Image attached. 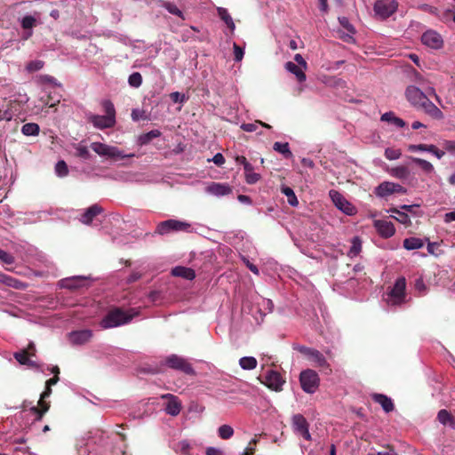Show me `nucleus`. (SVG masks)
Masks as SVG:
<instances>
[{
  "mask_svg": "<svg viewBox=\"0 0 455 455\" xmlns=\"http://www.w3.org/2000/svg\"><path fill=\"white\" fill-rule=\"evenodd\" d=\"M405 97L416 109L423 111L434 119H443V112L418 87L409 85L405 90Z\"/></svg>",
  "mask_w": 455,
  "mask_h": 455,
  "instance_id": "1",
  "label": "nucleus"
},
{
  "mask_svg": "<svg viewBox=\"0 0 455 455\" xmlns=\"http://www.w3.org/2000/svg\"><path fill=\"white\" fill-rule=\"evenodd\" d=\"M106 115H95V114H88L87 120L91 123L96 129L104 130L108 128H112L116 125V109L114 104L108 100H105L101 103Z\"/></svg>",
  "mask_w": 455,
  "mask_h": 455,
  "instance_id": "2",
  "label": "nucleus"
},
{
  "mask_svg": "<svg viewBox=\"0 0 455 455\" xmlns=\"http://www.w3.org/2000/svg\"><path fill=\"white\" fill-rule=\"evenodd\" d=\"M91 148L100 156L114 161L136 156L134 153L125 154L117 147L110 146L101 142H92L91 144Z\"/></svg>",
  "mask_w": 455,
  "mask_h": 455,
  "instance_id": "3",
  "label": "nucleus"
},
{
  "mask_svg": "<svg viewBox=\"0 0 455 455\" xmlns=\"http://www.w3.org/2000/svg\"><path fill=\"white\" fill-rule=\"evenodd\" d=\"M134 315L129 314L119 308L110 311L100 322V326L104 329L117 327L129 323Z\"/></svg>",
  "mask_w": 455,
  "mask_h": 455,
  "instance_id": "4",
  "label": "nucleus"
},
{
  "mask_svg": "<svg viewBox=\"0 0 455 455\" xmlns=\"http://www.w3.org/2000/svg\"><path fill=\"white\" fill-rule=\"evenodd\" d=\"M191 225L186 221L178 220H167L160 222L156 228L155 233L160 235H166L175 232H190Z\"/></svg>",
  "mask_w": 455,
  "mask_h": 455,
  "instance_id": "5",
  "label": "nucleus"
},
{
  "mask_svg": "<svg viewBox=\"0 0 455 455\" xmlns=\"http://www.w3.org/2000/svg\"><path fill=\"white\" fill-rule=\"evenodd\" d=\"M299 382L304 392L314 394L319 387L320 378L315 371L307 369L300 372Z\"/></svg>",
  "mask_w": 455,
  "mask_h": 455,
  "instance_id": "6",
  "label": "nucleus"
},
{
  "mask_svg": "<svg viewBox=\"0 0 455 455\" xmlns=\"http://www.w3.org/2000/svg\"><path fill=\"white\" fill-rule=\"evenodd\" d=\"M0 91H4L11 101L27 103L28 100V95L22 93L12 81L6 78H0Z\"/></svg>",
  "mask_w": 455,
  "mask_h": 455,
  "instance_id": "7",
  "label": "nucleus"
},
{
  "mask_svg": "<svg viewBox=\"0 0 455 455\" xmlns=\"http://www.w3.org/2000/svg\"><path fill=\"white\" fill-rule=\"evenodd\" d=\"M405 287L406 281L405 278L401 277L398 278L392 290L387 293V297L386 299L387 304L396 306L400 305L404 301L405 298Z\"/></svg>",
  "mask_w": 455,
  "mask_h": 455,
  "instance_id": "8",
  "label": "nucleus"
},
{
  "mask_svg": "<svg viewBox=\"0 0 455 455\" xmlns=\"http://www.w3.org/2000/svg\"><path fill=\"white\" fill-rule=\"evenodd\" d=\"M165 365L169 368L180 371L188 375H194L195 370L192 365L183 357L177 355H171L164 360Z\"/></svg>",
  "mask_w": 455,
  "mask_h": 455,
  "instance_id": "9",
  "label": "nucleus"
},
{
  "mask_svg": "<svg viewBox=\"0 0 455 455\" xmlns=\"http://www.w3.org/2000/svg\"><path fill=\"white\" fill-rule=\"evenodd\" d=\"M396 0H377L374 4V12L380 19L390 17L397 10Z\"/></svg>",
  "mask_w": 455,
  "mask_h": 455,
  "instance_id": "10",
  "label": "nucleus"
},
{
  "mask_svg": "<svg viewBox=\"0 0 455 455\" xmlns=\"http://www.w3.org/2000/svg\"><path fill=\"white\" fill-rule=\"evenodd\" d=\"M405 194L406 189L401 186L400 184L390 182V181H384L381 182L378 187L375 188V195L379 197L384 198L387 197L392 194Z\"/></svg>",
  "mask_w": 455,
  "mask_h": 455,
  "instance_id": "11",
  "label": "nucleus"
},
{
  "mask_svg": "<svg viewBox=\"0 0 455 455\" xmlns=\"http://www.w3.org/2000/svg\"><path fill=\"white\" fill-rule=\"evenodd\" d=\"M329 196L335 206L347 215L355 212V207L339 191L330 190Z\"/></svg>",
  "mask_w": 455,
  "mask_h": 455,
  "instance_id": "12",
  "label": "nucleus"
},
{
  "mask_svg": "<svg viewBox=\"0 0 455 455\" xmlns=\"http://www.w3.org/2000/svg\"><path fill=\"white\" fill-rule=\"evenodd\" d=\"M421 42L424 45L434 50H439L443 46L442 36L435 30H427L421 36Z\"/></svg>",
  "mask_w": 455,
  "mask_h": 455,
  "instance_id": "13",
  "label": "nucleus"
},
{
  "mask_svg": "<svg viewBox=\"0 0 455 455\" xmlns=\"http://www.w3.org/2000/svg\"><path fill=\"white\" fill-rule=\"evenodd\" d=\"M292 427L294 432L301 435L307 441L311 440V435L308 430V423L306 418L301 414H295L292 416Z\"/></svg>",
  "mask_w": 455,
  "mask_h": 455,
  "instance_id": "14",
  "label": "nucleus"
},
{
  "mask_svg": "<svg viewBox=\"0 0 455 455\" xmlns=\"http://www.w3.org/2000/svg\"><path fill=\"white\" fill-rule=\"evenodd\" d=\"M162 399L166 400V404L164 407V411L171 416H177L180 414L182 405L181 401L178 396L167 393L161 395Z\"/></svg>",
  "mask_w": 455,
  "mask_h": 455,
  "instance_id": "15",
  "label": "nucleus"
},
{
  "mask_svg": "<svg viewBox=\"0 0 455 455\" xmlns=\"http://www.w3.org/2000/svg\"><path fill=\"white\" fill-rule=\"evenodd\" d=\"M378 234L383 238H389L395 233V228L391 221L385 220H376L373 222Z\"/></svg>",
  "mask_w": 455,
  "mask_h": 455,
  "instance_id": "16",
  "label": "nucleus"
},
{
  "mask_svg": "<svg viewBox=\"0 0 455 455\" xmlns=\"http://www.w3.org/2000/svg\"><path fill=\"white\" fill-rule=\"evenodd\" d=\"M263 381L269 388L275 391H280L284 383L280 373L275 371H268L265 375Z\"/></svg>",
  "mask_w": 455,
  "mask_h": 455,
  "instance_id": "17",
  "label": "nucleus"
},
{
  "mask_svg": "<svg viewBox=\"0 0 455 455\" xmlns=\"http://www.w3.org/2000/svg\"><path fill=\"white\" fill-rule=\"evenodd\" d=\"M86 280H87V277L84 275H76V276L61 279L59 282V285L61 288H67V289H70V290L78 289L84 285V283L86 282Z\"/></svg>",
  "mask_w": 455,
  "mask_h": 455,
  "instance_id": "18",
  "label": "nucleus"
},
{
  "mask_svg": "<svg viewBox=\"0 0 455 455\" xmlns=\"http://www.w3.org/2000/svg\"><path fill=\"white\" fill-rule=\"evenodd\" d=\"M307 359L312 363L314 366L322 368L323 370H328L329 372H331L330 363L319 350L314 349Z\"/></svg>",
  "mask_w": 455,
  "mask_h": 455,
  "instance_id": "19",
  "label": "nucleus"
},
{
  "mask_svg": "<svg viewBox=\"0 0 455 455\" xmlns=\"http://www.w3.org/2000/svg\"><path fill=\"white\" fill-rule=\"evenodd\" d=\"M21 28L25 30L21 36L23 40H28L33 35L32 28L36 25V17L25 15L20 20Z\"/></svg>",
  "mask_w": 455,
  "mask_h": 455,
  "instance_id": "20",
  "label": "nucleus"
},
{
  "mask_svg": "<svg viewBox=\"0 0 455 455\" xmlns=\"http://www.w3.org/2000/svg\"><path fill=\"white\" fill-rule=\"evenodd\" d=\"M92 336L90 330H80L69 333V340L74 345H83L88 342Z\"/></svg>",
  "mask_w": 455,
  "mask_h": 455,
  "instance_id": "21",
  "label": "nucleus"
},
{
  "mask_svg": "<svg viewBox=\"0 0 455 455\" xmlns=\"http://www.w3.org/2000/svg\"><path fill=\"white\" fill-rule=\"evenodd\" d=\"M206 192L215 196H223L230 194L232 189L228 184L212 182L206 188Z\"/></svg>",
  "mask_w": 455,
  "mask_h": 455,
  "instance_id": "22",
  "label": "nucleus"
},
{
  "mask_svg": "<svg viewBox=\"0 0 455 455\" xmlns=\"http://www.w3.org/2000/svg\"><path fill=\"white\" fill-rule=\"evenodd\" d=\"M0 283L6 286H9V287H12V288H14L17 290H25L28 287L27 283L12 277V276H10L8 275L1 273V272H0Z\"/></svg>",
  "mask_w": 455,
  "mask_h": 455,
  "instance_id": "23",
  "label": "nucleus"
},
{
  "mask_svg": "<svg viewBox=\"0 0 455 455\" xmlns=\"http://www.w3.org/2000/svg\"><path fill=\"white\" fill-rule=\"evenodd\" d=\"M285 69L288 72L293 74L299 82L301 83L306 80V75H305L306 69L302 68L301 66L297 65L296 63H294L292 61H288L285 63Z\"/></svg>",
  "mask_w": 455,
  "mask_h": 455,
  "instance_id": "24",
  "label": "nucleus"
},
{
  "mask_svg": "<svg viewBox=\"0 0 455 455\" xmlns=\"http://www.w3.org/2000/svg\"><path fill=\"white\" fill-rule=\"evenodd\" d=\"M102 212V208L98 204H93L86 209L85 212L82 215L80 220L84 224L92 222L94 217Z\"/></svg>",
  "mask_w": 455,
  "mask_h": 455,
  "instance_id": "25",
  "label": "nucleus"
},
{
  "mask_svg": "<svg viewBox=\"0 0 455 455\" xmlns=\"http://www.w3.org/2000/svg\"><path fill=\"white\" fill-rule=\"evenodd\" d=\"M372 398L376 403L381 405L382 409L386 412H390L394 410V403L391 398L387 397V395L382 394H374Z\"/></svg>",
  "mask_w": 455,
  "mask_h": 455,
  "instance_id": "26",
  "label": "nucleus"
},
{
  "mask_svg": "<svg viewBox=\"0 0 455 455\" xmlns=\"http://www.w3.org/2000/svg\"><path fill=\"white\" fill-rule=\"evenodd\" d=\"M172 274L174 276L183 277L187 280H193L196 277L195 271L192 268L180 266L175 267L172 270Z\"/></svg>",
  "mask_w": 455,
  "mask_h": 455,
  "instance_id": "27",
  "label": "nucleus"
},
{
  "mask_svg": "<svg viewBox=\"0 0 455 455\" xmlns=\"http://www.w3.org/2000/svg\"><path fill=\"white\" fill-rule=\"evenodd\" d=\"M380 120L382 122L389 123L398 128H403L405 126V122L400 117H397L392 111L384 113L381 116Z\"/></svg>",
  "mask_w": 455,
  "mask_h": 455,
  "instance_id": "28",
  "label": "nucleus"
},
{
  "mask_svg": "<svg viewBox=\"0 0 455 455\" xmlns=\"http://www.w3.org/2000/svg\"><path fill=\"white\" fill-rule=\"evenodd\" d=\"M437 419L441 424L455 428V418L447 410L439 411Z\"/></svg>",
  "mask_w": 455,
  "mask_h": 455,
  "instance_id": "29",
  "label": "nucleus"
},
{
  "mask_svg": "<svg viewBox=\"0 0 455 455\" xmlns=\"http://www.w3.org/2000/svg\"><path fill=\"white\" fill-rule=\"evenodd\" d=\"M217 12H218L220 18L225 22L227 27L231 30V33H234V31L235 29V22H234L232 17L228 13V10L223 7H219L217 9Z\"/></svg>",
  "mask_w": 455,
  "mask_h": 455,
  "instance_id": "30",
  "label": "nucleus"
},
{
  "mask_svg": "<svg viewBox=\"0 0 455 455\" xmlns=\"http://www.w3.org/2000/svg\"><path fill=\"white\" fill-rule=\"evenodd\" d=\"M15 359L23 365H28L29 367H36V363L33 360L29 358L28 352L26 350H21L19 352H16L14 354Z\"/></svg>",
  "mask_w": 455,
  "mask_h": 455,
  "instance_id": "31",
  "label": "nucleus"
},
{
  "mask_svg": "<svg viewBox=\"0 0 455 455\" xmlns=\"http://www.w3.org/2000/svg\"><path fill=\"white\" fill-rule=\"evenodd\" d=\"M273 149L284 156L286 159L292 157V153L290 149L288 142H275Z\"/></svg>",
  "mask_w": 455,
  "mask_h": 455,
  "instance_id": "32",
  "label": "nucleus"
},
{
  "mask_svg": "<svg viewBox=\"0 0 455 455\" xmlns=\"http://www.w3.org/2000/svg\"><path fill=\"white\" fill-rule=\"evenodd\" d=\"M160 135H161V132L159 130H152L148 132L140 135L138 138V143L140 146L147 145L153 139L160 137Z\"/></svg>",
  "mask_w": 455,
  "mask_h": 455,
  "instance_id": "33",
  "label": "nucleus"
},
{
  "mask_svg": "<svg viewBox=\"0 0 455 455\" xmlns=\"http://www.w3.org/2000/svg\"><path fill=\"white\" fill-rule=\"evenodd\" d=\"M423 246V241L417 237H409L403 240V247L408 251L420 249Z\"/></svg>",
  "mask_w": 455,
  "mask_h": 455,
  "instance_id": "34",
  "label": "nucleus"
},
{
  "mask_svg": "<svg viewBox=\"0 0 455 455\" xmlns=\"http://www.w3.org/2000/svg\"><path fill=\"white\" fill-rule=\"evenodd\" d=\"M52 394V388L51 387H48L46 386L45 387V390L43 392V394L41 395V398L39 400V405L41 406L42 408V411H38L36 409H35V411H36L38 413H39V416H38V419H41L43 414L48 411L49 409V404L44 403V399L50 396V395Z\"/></svg>",
  "mask_w": 455,
  "mask_h": 455,
  "instance_id": "35",
  "label": "nucleus"
},
{
  "mask_svg": "<svg viewBox=\"0 0 455 455\" xmlns=\"http://www.w3.org/2000/svg\"><path fill=\"white\" fill-rule=\"evenodd\" d=\"M40 132L39 125L35 123H28L22 125L21 132L25 136H36Z\"/></svg>",
  "mask_w": 455,
  "mask_h": 455,
  "instance_id": "36",
  "label": "nucleus"
},
{
  "mask_svg": "<svg viewBox=\"0 0 455 455\" xmlns=\"http://www.w3.org/2000/svg\"><path fill=\"white\" fill-rule=\"evenodd\" d=\"M239 365L243 370H253L257 367V360L253 356H244L240 358Z\"/></svg>",
  "mask_w": 455,
  "mask_h": 455,
  "instance_id": "37",
  "label": "nucleus"
},
{
  "mask_svg": "<svg viewBox=\"0 0 455 455\" xmlns=\"http://www.w3.org/2000/svg\"><path fill=\"white\" fill-rule=\"evenodd\" d=\"M351 247L347 252L350 258L356 257L362 251V242L358 236H355L351 241Z\"/></svg>",
  "mask_w": 455,
  "mask_h": 455,
  "instance_id": "38",
  "label": "nucleus"
},
{
  "mask_svg": "<svg viewBox=\"0 0 455 455\" xmlns=\"http://www.w3.org/2000/svg\"><path fill=\"white\" fill-rule=\"evenodd\" d=\"M388 212H391L392 214H395V216L392 215V217H394L400 223H402L403 225L411 224V219L407 213H404L396 208H391L388 211Z\"/></svg>",
  "mask_w": 455,
  "mask_h": 455,
  "instance_id": "39",
  "label": "nucleus"
},
{
  "mask_svg": "<svg viewBox=\"0 0 455 455\" xmlns=\"http://www.w3.org/2000/svg\"><path fill=\"white\" fill-rule=\"evenodd\" d=\"M244 176L246 183L250 185L257 183L261 178L260 174L254 172V168L251 164L250 165V169L244 170Z\"/></svg>",
  "mask_w": 455,
  "mask_h": 455,
  "instance_id": "40",
  "label": "nucleus"
},
{
  "mask_svg": "<svg viewBox=\"0 0 455 455\" xmlns=\"http://www.w3.org/2000/svg\"><path fill=\"white\" fill-rule=\"evenodd\" d=\"M411 161L417 165H419L422 169V171H424L427 173H432L435 171L433 164L425 159H421L419 157H411Z\"/></svg>",
  "mask_w": 455,
  "mask_h": 455,
  "instance_id": "41",
  "label": "nucleus"
},
{
  "mask_svg": "<svg viewBox=\"0 0 455 455\" xmlns=\"http://www.w3.org/2000/svg\"><path fill=\"white\" fill-rule=\"evenodd\" d=\"M281 191L287 196V201L290 205L297 206L299 204V201L292 188L283 186Z\"/></svg>",
  "mask_w": 455,
  "mask_h": 455,
  "instance_id": "42",
  "label": "nucleus"
},
{
  "mask_svg": "<svg viewBox=\"0 0 455 455\" xmlns=\"http://www.w3.org/2000/svg\"><path fill=\"white\" fill-rule=\"evenodd\" d=\"M162 6L164 9H166L171 14L184 19L183 12L179 9V7L175 4L171 2H164Z\"/></svg>",
  "mask_w": 455,
  "mask_h": 455,
  "instance_id": "43",
  "label": "nucleus"
},
{
  "mask_svg": "<svg viewBox=\"0 0 455 455\" xmlns=\"http://www.w3.org/2000/svg\"><path fill=\"white\" fill-rule=\"evenodd\" d=\"M219 436L221 439H229L234 435V429L229 425H222L218 429Z\"/></svg>",
  "mask_w": 455,
  "mask_h": 455,
  "instance_id": "44",
  "label": "nucleus"
},
{
  "mask_svg": "<svg viewBox=\"0 0 455 455\" xmlns=\"http://www.w3.org/2000/svg\"><path fill=\"white\" fill-rule=\"evenodd\" d=\"M389 173L393 177H395L398 179H405L409 174V171L404 166H397V167L392 168L389 171Z\"/></svg>",
  "mask_w": 455,
  "mask_h": 455,
  "instance_id": "45",
  "label": "nucleus"
},
{
  "mask_svg": "<svg viewBox=\"0 0 455 455\" xmlns=\"http://www.w3.org/2000/svg\"><path fill=\"white\" fill-rule=\"evenodd\" d=\"M433 144H411L409 145L408 150L411 152H429L433 149Z\"/></svg>",
  "mask_w": 455,
  "mask_h": 455,
  "instance_id": "46",
  "label": "nucleus"
},
{
  "mask_svg": "<svg viewBox=\"0 0 455 455\" xmlns=\"http://www.w3.org/2000/svg\"><path fill=\"white\" fill-rule=\"evenodd\" d=\"M128 84L133 88H139L142 84V76L139 72H133L128 78Z\"/></svg>",
  "mask_w": 455,
  "mask_h": 455,
  "instance_id": "47",
  "label": "nucleus"
},
{
  "mask_svg": "<svg viewBox=\"0 0 455 455\" xmlns=\"http://www.w3.org/2000/svg\"><path fill=\"white\" fill-rule=\"evenodd\" d=\"M44 66V62L40 60H31L26 66V70L28 73H33L42 69Z\"/></svg>",
  "mask_w": 455,
  "mask_h": 455,
  "instance_id": "48",
  "label": "nucleus"
},
{
  "mask_svg": "<svg viewBox=\"0 0 455 455\" xmlns=\"http://www.w3.org/2000/svg\"><path fill=\"white\" fill-rule=\"evenodd\" d=\"M385 157L388 160H397L402 156L401 149L394 148H387L385 149Z\"/></svg>",
  "mask_w": 455,
  "mask_h": 455,
  "instance_id": "49",
  "label": "nucleus"
},
{
  "mask_svg": "<svg viewBox=\"0 0 455 455\" xmlns=\"http://www.w3.org/2000/svg\"><path fill=\"white\" fill-rule=\"evenodd\" d=\"M76 155L84 159V160H87L91 157V154H90V151L88 149L87 147L82 145V144H77L76 147Z\"/></svg>",
  "mask_w": 455,
  "mask_h": 455,
  "instance_id": "50",
  "label": "nucleus"
},
{
  "mask_svg": "<svg viewBox=\"0 0 455 455\" xmlns=\"http://www.w3.org/2000/svg\"><path fill=\"white\" fill-rule=\"evenodd\" d=\"M258 124H259L260 125H262L263 127H266V128H271V126L266 123H263V122H256V123H249V124H243L241 125V129L244 132H254L256 131L257 127H258Z\"/></svg>",
  "mask_w": 455,
  "mask_h": 455,
  "instance_id": "51",
  "label": "nucleus"
},
{
  "mask_svg": "<svg viewBox=\"0 0 455 455\" xmlns=\"http://www.w3.org/2000/svg\"><path fill=\"white\" fill-rule=\"evenodd\" d=\"M55 172L59 177H65L68 173V165L64 161H59L55 165Z\"/></svg>",
  "mask_w": 455,
  "mask_h": 455,
  "instance_id": "52",
  "label": "nucleus"
},
{
  "mask_svg": "<svg viewBox=\"0 0 455 455\" xmlns=\"http://www.w3.org/2000/svg\"><path fill=\"white\" fill-rule=\"evenodd\" d=\"M38 82L40 84H49L53 86H60V84L57 81V79L50 75H40L38 76Z\"/></svg>",
  "mask_w": 455,
  "mask_h": 455,
  "instance_id": "53",
  "label": "nucleus"
},
{
  "mask_svg": "<svg viewBox=\"0 0 455 455\" xmlns=\"http://www.w3.org/2000/svg\"><path fill=\"white\" fill-rule=\"evenodd\" d=\"M339 22L343 28L350 33H355V29L353 25L349 22L348 19L346 17H339Z\"/></svg>",
  "mask_w": 455,
  "mask_h": 455,
  "instance_id": "54",
  "label": "nucleus"
},
{
  "mask_svg": "<svg viewBox=\"0 0 455 455\" xmlns=\"http://www.w3.org/2000/svg\"><path fill=\"white\" fill-rule=\"evenodd\" d=\"M170 98L174 103H183L188 100L184 93H180L179 92H172L170 94Z\"/></svg>",
  "mask_w": 455,
  "mask_h": 455,
  "instance_id": "55",
  "label": "nucleus"
},
{
  "mask_svg": "<svg viewBox=\"0 0 455 455\" xmlns=\"http://www.w3.org/2000/svg\"><path fill=\"white\" fill-rule=\"evenodd\" d=\"M0 260L5 264H12L14 262V257L7 251L0 249Z\"/></svg>",
  "mask_w": 455,
  "mask_h": 455,
  "instance_id": "56",
  "label": "nucleus"
},
{
  "mask_svg": "<svg viewBox=\"0 0 455 455\" xmlns=\"http://www.w3.org/2000/svg\"><path fill=\"white\" fill-rule=\"evenodd\" d=\"M293 349L299 351V353L303 354L307 358L310 355L311 352L315 349L312 347H307L306 346L294 344Z\"/></svg>",
  "mask_w": 455,
  "mask_h": 455,
  "instance_id": "57",
  "label": "nucleus"
},
{
  "mask_svg": "<svg viewBox=\"0 0 455 455\" xmlns=\"http://www.w3.org/2000/svg\"><path fill=\"white\" fill-rule=\"evenodd\" d=\"M415 290L419 292L420 294H425L427 292V286L421 277L416 279L415 284H414Z\"/></svg>",
  "mask_w": 455,
  "mask_h": 455,
  "instance_id": "58",
  "label": "nucleus"
},
{
  "mask_svg": "<svg viewBox=\"0 0 455 455\" xmlns=\"http://www.w3.org/2000/svg\"><path fill=\"white\" fill-rule=\"evenodd\" d=\"M233 49H234L235 60L241 61L243 60V54H244L243 49L242 47H240L239 45H237L235 43H234V44H233Z\"/></svg>",
  "mask_w": 455,
  "mask_h": 455,
  "instance_id": "59",
  "label": "nucleus"
},
{
  "mask_svg": "<svg viewBox=\"0 0 455 455\" xmlns=\"http://www.w3.org/2000/svg\"><path fill=\"white\" fill-rule=\"evenodd\" d=\"M411 80L420 85H423L425 83L424 77L416 70L412 71L411 75Z\"/></svg>",
  "mask_w": 455,
  "mask_h": 455,
  "instance_id": "60",
  "label": "nucleus"
},
{
  "mask_svg": "<svg viewBox=\"0 0 455 455\" xmlns=\"http://www.w3.org/2000/svg\"><path fill=\"white\" fill-rule=\"evenodd\" d=\"M339 33V37L341 38L344 42H347V43H350L352 41H354V38H353V36L355 35V33H350L348 31H338Z\"/></svg>",
  "mask_w": 455,
  "mask_h": 455,
  "instance_id": "61",
  "label": "nucleus"
},
{
  "mask_svg": "<svg viewBox=\"0 0 455 455\" xmlns=\"http://www.w3.org/2000/svg\"><path fill=\"white\" fill-rule=\"evenodd\" d=\"M442 145L448 152L455 153V140H444Z\"/></svg>",
  "mask_w": 455,
  "mask_h": 455,
  "instance_id": "62",
  "label": "nucleus"
},
{
  "mask_svg": "<svg viewBox=\"0 0 455 455\" xmlns=\"http://www.w3.org/2000/svg\"><path fill=\"white\" fill-rule=\"evenodd\" d=\"M179 448L180 449L181 451V455H191L189 452H188V449H189V443L187 442V441H181L178 444Z\"/></svg>",
  "mask_w": 455,
  "mask_h": 455,
  "instance_id": "63",
  "label": "nucleus"
},
{
  "mask_svg": "<svg viewBox=\"0 0 455 455\" xmlns=\"http://www.w3.org/2000/svg\"><path fill=\"white\" fill-rule=\"evenodd\" d=\"M294 60H295L296 64L301 66L302 68H304V69L307 68V64L301 54H299V53L295 54Z\"/></svg>",
  "mask_w": 455,
  "mask_h": 455,
  "instance_id": "64",
  "label": "nucleus"
}]
</instances>
